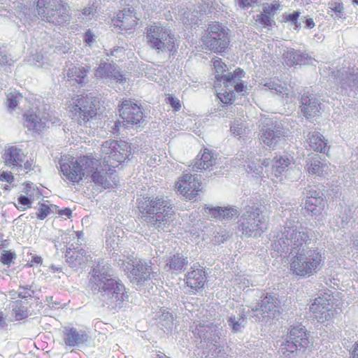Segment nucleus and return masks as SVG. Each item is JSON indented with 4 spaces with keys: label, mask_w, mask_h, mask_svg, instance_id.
<instances>
[{
    "label": "nucleus",
    "mask_w": 358,
    "mask_h": 358,
    "mask_svg": "<svg viewBox=\"0 0 358 358\" xmlns=\"http://www.w3.org/2000/svg\"><path fill=\"white\" fill-rule=\"evenodd\" d=\"M287 220L283 229L272 243V249L280 256L292 255L290 268L300 277H309L317 273L324 264V257L315 248H308L313 236V231Z\"/></svg>",
    "instance_id": "1"
},
{
    "label": "nucleus",
    "mask_w": 358,
    "mask_h": 358,
    "mask_svg": "<svg viewBox=\"0 0 358 358\" xmlns=\"http://www.w3.org/2000/svg\"><path fill=\"white\" fill-rule=\"evenodd\" d=\"M108 266L98 264L92 269L89 286L94 294H98L103 306L118 312L129 302V296L121 280L113 278Z\"/></svg>",
    "instance_id": "2"
},
{
    "label": "nucleus",
    "mask_w": 358,
    "mask_h": 358,
    "mask_svg": "<svg viewBox=\"0 0 358 358\" xmlns=\"http://www.w3.org/2000/svg\"><path fill=\"white\" fill-rule=\"evenodd\" d=\"M137 203L141 218L158 231H165L174 219L173 206L164 198L143 196L137 199Z\"/></svg>",
    "instance_id": "3"
},
{
    "label": "nucleus",
    "mask_w": 358,
    "mask_h": 358,
    "mask_svg": "<svg viewBox=\"0 0 358 358\" xmlns=\"http://www.w3.org/2000/svg\"><path fill=\"white\" fill-rule=\"evenodd\" d=\"M260 208L252 203L248 204L238 222V229L245 237H257L266 229V224L261 217Z\"/></svg>",
    "instance_id": "4"
},
{
    "label": "nucleus",
    "mask_w": 358,
    "mask_h": 358,
    "mask_svg": "<svg viewBox=\"0 0 358 358\" xmlns=\"http://www.w3.org/2000/svg\"><path fill=\"white\" fill-rule=\"evenodd\" d=\"M36 7L43 21L58 26L68 24L71 21V13L62 0H38Z\"/></svg>",
    "instance_id": "5"
},
{
    "label": "nucleus",
    "mask_w": 358,
    "mask_h": 358,
    "mask_svg": "<svg viewBox=\"0 0 358 358\" xmlns=\"http://www.w3.org/2000/svg\"><path fill=\"white\" fill-rule=\"evenodd\" d=\"M117 265L126 272L130 282L141 287L151 279H157L158 274L153 271L151 264L141 259L130 263L124 259H119Z\"/></svg>",
    "instance_id": "6"
},
{
    "label": "nucleus",
    "mask_w": 358,
    "mask_h": 358,
    "mask_svg": "<svg viewBox=\"0 0 358 358\" xmlns=\"http://www.w3.org/2000/svg\"><path fill=\"white\" fill-rule=\"evenodd\" d=\"M308 344L309 340L305 327L298 324L291 327L285 342L280 345V350L284 355L287 352L289 358H295L305 352Z\"/></svg>",
    "instance_id": "7"
},
{
    "label": "nucleus",
    "mask_w": 358,
    "mask_h": 358,
    "mask_svg": "<svg viewBox=\"0 0 358 358\" xmlns=\"http://www.w3.org/2000/svg\"><path fill=\"white\" fill-rule=\"evenodd\" d=\"M148 45L158 52H176L175 37L166 27L154 24L146 28Z\"/></svg>",
    "instance_id": "8"
},
{
    "label": "nucleus",
    "mask_w": 358,
    "mask_h": 358,
    "mask_svg": "<svg viewBox=\"0 0 358 358\" xmlns=\"http://www.w3.org/2000/svg\"><path fill=\"white\" fill-rule=\"evenodd\" d=\"M229 29L218 22L210 24L202 38L203 43L215 52H222L229 44Z\"/></svg>",
    "instance_id": "9"
},
{
    "label": "nucleus",
    "mask_w": 358,
    "mask_h": 358,
    "mask_svg": "<svg viewBox=\"0 0 358 358\" xmlns=\"http://www.w3.org/2000/svg\"><path fill=\"white\" fill-rule=\"evenodd\" d=\"M96 99L92 96H81L75 102L70 112L72 119L80 125L92 127L90 121L96 116Z\"/></svg>",
    "instance_id": "10"
},
{
    "label": "nucleus",
    "mask_w": 358,
    "mask_h": 358,
    "mask_svg": "<svg viewBox=\"0 0 358 358\" xmlns=\"http://www.w3.org/2000/svg\"><path fill=\"white\" fill-rule=\"evenodd\" d=\"M103 164L115 168L124 162L130 155V146L125 141H106L101 148Z\"/></svg>",
    "instance_id": "11"
},
{
    "label": "nucleus",
    "mask_w": 358,
    "mask_h": 358,
    "mask_svg": "<svg viewBox=\"0 0 358 358\" xmlns=\"http://www.w3.org/2000/svg\"><path fill=\"white\" fill-rule=\"evenodd\" d=\"M284 131L281 126L274 124L271 119H265L260 130V141L266 146L275 149L284 141Z\"/></svg>",
    "instance_id": "12"
},
{
    "label": "nucleus",
    "mask_w": 358,
    "mask_h": 358,
    "mask_svg": "<svg viewBox=\"0 0 358 358\" xmlns=\"http://www.w3.org/2000/svg\"><path fill=\"white\" fill-rule=\"evenodd\" d=\"M119 113L122 119V124L126 127L139 124L144 121L141 107L130 99L122 101L119 105Z\"/></svg>",
    "instance_id": "13"
},
{
    "label": "nucleus",
    "mask_w": 358,
    "mask_h": 358,
    "mask_svg": "<svg viewBox=\"0 0 358 358\" xmlns=\"http://www.w3.org/2000/svg\"><path fill=\"white\" fill-rule=\"evenodd\" d=\"M303 194L306 197L304 209L307 215L312 217L321 215L325 205L323 193L315 186H308Z\"/></svg>",
    "instance_id": "14"
},
{
    "label": "nucleus",
    "mask_w": 358,
    "mask_h": 358,
    "mask_svg": "<svg viewBox=\"0 0 358 358\" xmlns=\"http://www.w3.org/2000/svg\"><path fill=\"white\" fill-rule=\"evenodd\" d=\"M290 162L291 160L287 155H276L272 159H264L262 165L265 167L268 177H271L273 180L275 178H280L281 180V177L288 170Z\"/></svg>",
    "instance_id": "15"
},
{
    "label": "nucleus",
    "mask_w": 358,
    "mask_h": 358,
    "mask_svg": "<svg viewBox=\"0 0 358 358\" xmlns=\"http://www.w3.org/2000/svg\"><path fill=\"white\" fill-rule=\"evenodd\" d=\"M333 297L330 295H323L315 299L310 306V310L314 314L315 318L321 322L329 320L333 314Z\"/></svg>",
    "instance_id": "16"
},
{
    "label": "nucleus",
    "mask_w": 358,
    "mask_h": 358,
    "mask_svg": "<svg viewBox=\"0 0 358 358\" xmlns=\"http://www.w3.org/2000/svg\"><path fill=\"white\" fill-rule=\"evenodd\" d=\"M261 303L252 308V311L259 313L263 317L275 318L280 314V301L278 298L266 294L262 296Z\"/></svg>",
    "instance_id": "17"
},
{
    "label": "nucleus",
    "mask_w": 358,
    "mask_h": 358,
    "mask_svg": "<svg viewBox=\"0 0 358 358\" xmlns=\"http://www.w3.org/2000/svg\"><path fill=\"white\" fill-rule=\"evenodd\" d=\"M220 328L213 322H198L195 328L192 330L193 334L201 340L206 343H217L220 336Z\"/></svg>",
    "instance_id": "18"
},
{
    "label": "nucleus",
    "mask_w": 358,
    "mask_h": 358,
    "mask_svg": "<svg viewBox=\"0 0 358 358\" xmlns=\"http://www.w3.org/2000/svg\"><path fill=\"white\" fill-rule=\"evenodd\" d=\"M301 111L306 119L319 116L321 102L317 96L309 92L303 93L300 99Z\"/></svg>",
    "instance_id": "19"
},
{
    "label": "nucleus",
    "mask_w": 358,
    "mask_h": 358,
    "mask_svg": "<svg viewBox=\"0 0 358 358\" xmlns=\"http://www.w3.org/2000/svg\"><path fill=\"white\" fill-rule=\"evenodd\" d=\"M245 73L241 68L236 69L234 72H228L223 76H217V81L215 82V87L221 86L222 82L225 87L229 85L234 86L237 92H242L246 86L241 82V78L245 77Z\"/></svg>",
    "instance_id": "20"
},
{
    "label": "nucleus",
    "mask_w": 358,
    "mask_h": 358,
    "mask_svg": "<svg viewBox=\"0 0 358 358\" xmlns=\"http://www.w3.org/2000/svg\"><path fill=\"white\" fill-rule=\"evenodd\" d=\"M90 70V66H75L71 64L66 71V78L71 84H78L83 87L88 83L87 73Z\"/></svg>",
    "instance_id": "21"
},
{
    "label": "nucleus",
    "mask_w": 358,
    "mask_h": 358,
    "mask_svg": "<svg viewBox=\"0 0 358 358\" xmlns=\"http://www.w3.org/2000/svg\"><path fill=\"white\" fill-rule=\"evenodd\" d=\"M204 213L213 218L220 220H231L240 215L236 207H209L203 208Z\"/></svg>",
    "instance_id": "22"
},
{
    "label": "nucleus",
    "mask_w": 358,
    "mask_h": 358,
    "mask_svg": "<svg viewBox=\"0 0 358 358\" xmlns=\"http://www.w3.org/2000/svg\"><path fill=\"white\" fill-rule=\"evenodd\" d=\"M66 262L69 266L74 269L85 265L89 260L90 255L83 248L69 247L66 251Z\"/></svg>",
    "instance_id": "23"
},
{
    "label": "nucleus",
    "mask_w": 358,
    "mask_h": 358,
    "mask_svg": "<svg viewBox=\"0 0 358 358\" xmlns=\"http://www.w3.org/2000/svg\"><path fill=\"white\" fill-rule=\"evenodd\" d=\"M59 166L63 175L69 181L75 183L81 180L78 158L76 161H73V158L68 160L61 159Z\"/></svg>",
    "instance_id": "24"
},
{
    "label": "nucleus",
    "mask_w": 358,
    "mask_h": 358,
    "mask_svg": "<svg viewBox=\"0 0 358 358\" xmlns=\"http://www.w3.org/2000/svg\"><path fill=\"white\" fill-rule=\"evenodd\" d=\"M88 339L85 331L78 330L74 327H65L63 331V340L64 343L69 347H74L83 344Z\"/></svg>",
    "instance_id": "25"
},
{
    "label": "nucleus",
    "mask_w": 358,
    "mask_h": 358,
    "mask_svg": "<svg viewBox=\"0 0 358 358\" xmlns=\"http://www.w3.org/2000/svg\"><path fill=\"white\" fill-rule=\"evenodd\" d=\"M328 166L319 155L308 156L306 160V169L309 174L324 177Z\"/></svg>",
    "instance_id": "26"
},
{
    "label": "nucleus",
    "mask_w": 358,
    "mask_h": 358,
    "mask_svg": "<svg viewBox=\"0 0 358 358\" xmlns=\"http://www.w3.org/2000/svg\"><path fill=\"white\" fill-rule=\"evenodd\" d=\"M338 82L343 90H353L358 88V70L338 71L336 76Z\"/></svg>",
    "instance_id": "27"
},
{
    "label": "nucleus",
    "mask_w": 358,
    "mask_h": 358,
    "mask_svg": "<svg viewBox=\"0 0 358 358\" xmlns=\"http://www.w3.org/2000/svg\"><path fill=\"white\" fill-rule=\"evenodd\" d=\"M25 155L22 149L12 146L6 150L3 154L5 164L13 168H22V163L24 162Z\"/></svg>",
    "instance_id": "28"
},
{
    "label": "nucleus",
    "mask_w": 358,
    "mask_h": 358,
    "mask_svg": "<svg viewBox=\"0 0 358 358\" xmlns=\"http://www.w3.org/2000/svg\"><path fill=\"white\" fill-rule=\"evenodd\" d=\"M113 21L114 25L121 30H130L137 24L136 19L129 9H124L120 11L117 14L116 18Z\"/></svg>",
    "instance_id": "29"
},
{
    "label": "nucleus",
    "mask_w": 358,
    "mask_h": 358,
    "mask_svg": "<svg viewBox=\"0 0 358 358\" xmlns=\"http://www.w3.org/2000/svg\"><path fill=\"white\" fill-rule=\"evenodd\" d=\"M186 284L191 289L203 288L206 280V272L202 268L194 269L186 274Z\"/></svg>",
    "instance_id": "30"
},
{
    "label": "nucleus",
    "mask_w": 358,
    "mask_h": 358,
    "mask_svg": "<svg viewBox=\"0 0 358 358\" xmlns=\"http://www.w3.org/2000/svg\"><path fill=\"white\" fill-rule=\"evenodd\" d=\"M283 58L287 66L302 65L309 63L311 57L300 50L290 49L283 54Z\"/></svg>",
    "instance_id": "31"
},
{
    "label": "nucleus",
    "mask_w": 358,
    "mask_h": 358,
    "mask_svg": "<svg viewBox=\"0 0 358 358\" xmlns=\"http://www.w3.org/2000/svg\"><path fill=\"white\" fill-rule=\"evenodd\" d=\"M79 169L80 170V178L91 177L98 170V160L87 156L78 157Z\"/></svg>",
    "instance_id": "32"
},
{
    "label": "nucleus",
    "mask_w": 358,
    "mask_h": 358,
    "mask_svg": "<svg viewBox=\"0 0 358 358\" xmlns=\"http://www.w3.org/2000/svg\"><path fill=\"white\" fill-rule=\"evenodd\" d=\"M178 190L189 200L193 199L201 189V182L196 177L184 185H176Z\"/></svg>",
    "instance_id": "33"
},
{
    "label": "nucleus",
    "mask_w": 358,
    "mask_h": 358,
    "mask_svg": "<svg viewBox=\"0 0 358 358\" xmlns=\"http://www.w3.org/2000/svg\"><path fill=\"white\" fill-rule=\"evenodd\" d=\"M307 142L313 150L325 153L328 150L327 141L324 136L318 131H314L308 134Z\"/></svg>",
    "instance_id": "34"
},
{
    "label": "nucleus",
    "mask_w": 358,
    "mask_h": 358,
    "mask_svg": "<svg viewBox=\"0 0 358 358\" xmlns=\"http://www.w3.org/2000/svg\"><path fill=\"white\" fill-rule=\"evenodd\" d=\"M215 161L216 158L206 148L203 150L201 158L196 159L195 162L192 164V171L198 172L199 171L209 169L215 164Z\"/></svg>",
    "instance_id": "35"
},
{
    "label": "nucleus",
    "mask_w": 358,
    "mask_h": 358,
    "mask_svg": "<svg viewBox=\"0 0 358 358\" xmlns=\"http://www.w3.org/2000/svg\"><path fill=\"white\" fill-rule=\"evenodd\" d=\"M187 264V257H184L180 253H176L169 257L165 266L169 268L168 271H171L172 273L177 274L181 273L185 266Z\"/></svg>",
    "instance_id": "36"
},
{
    "label": "nucleus",
    "mask_w": 358,
    "mask_h": 358,
    "mask_svg": "<svg viewBox=\"0 0 358 358\" xmlns=\"http://www.w3.org/2000/svg\"><path fill=\"white\" fill-rule=\"evenodd\" d=\"M17 17L24 26L31 25V22L38 19L35 8H28L25 6H21V10L17 13Z\"/></svg>",
    "instance_id": "37"
},
{
    "label": "nucleus",
    "mask_w": 358,
    "mask_h": 358,
    "mask_svg": "<svg viewBox=\"0 0 358 358\" xmlns=\"http://www.w3.org/2000/svg\"><path fill=\"white\" fill-rule=\"evenodd\" d=\"M24 124L29 130L40 131L45 127V122L42 120V118L36 114L27 113L24 115Z\"/></svg>",
    "instance_id": "38"
},
{
    "label": "nucleus",
    "mask_w": 358,
    "mask_h": 358,
    "mask_svg": "<svg viewBox=\"0 0 358 358\" xmlns=\"http://www.w3.org/2000/svg\"><path fill=\"white\" fill-rule=\"evenodd\" d=\"M246 322V317L243 313H239L238 315H231L227 318V323L232 332L237 333L241 331Z\"/></svg>",
    "instance_id": "39"
},
{
    "label": "nucleus",
    "mask_w": 358,
    "mask_h": 358,
    "mask_svg": "<svg viewBox=\"0 0 358 358\" xmlns=\"http://www.w3.org/2000/svg\"><path fill=\"white\" fill-rule=\"evenodd\" d=\"M180 20L186 25L198 24L199 12L196 10H185L181 15Z\"/></svg>",
    "instance_id": "40"
},
{
    "label": "nucleus",
    "mask_w": 358,
    "mask_h": 358,
    "mask_svg": "<svg viewBox=\"0 0 358 358\" xmlns=\"http://www.w3.org/2000/svg\"><path fill=\"white\" fill-rule=\"evenodd\" d=\"M352 211L349 207L345 206L341 208L336 225L339 228H344L352 219Z\"/></svg>",
    "instance_id": "41"
},
{
    "label": "nucleus",
    "mask_w": 358,
    "mask_h": 358,
    "mask_svg": "<svg viewBox=\"0 0 358 358\" xmlns=\"http://www.w3.org/2000/svg\"><path fill=\"white\" fill-rule=\"evenodd\" d=\"M113 71H115L114 64L101 62L96 70L95 76L99 78H110Z\"/></svg>",
    "instance_id": "42"
},
{
    "label": "nucleus",
    "mask_w": 358,
    "mask_h": 358,
    "mask_svg": "<svg viewBox=\"0 0 358 358\" xmlns=\"http://www.w3.org/2000/svg\"><path fill=\"white\" fill-rule=\"evenodd\" d=\"M90 178L96 185H100L104 189L110 188L111 187L110 181L108 180L106 173L103 171L97 170Z\"/></svg>",
    "instance_id": "43"
},
{
    "label": "nucleus",
    "mask_w": 358,
    "mask_h": 358,
    "mask_svg": "<svg viewBox=\"0 0 358 358\" xmlns=\"http://www.w3.org/2000/svg\"><path fill=\"white\" fill-rule=\"evenodd\" d=\"M13 310L17 320H21L28 317L27 308L22 306L21 301H16Z\"/></svg>",
    "instance_id": "44"
},
{
    "label": "nucleus",
    "mask_w": 358,
    "mask_h": 358,
    "mask_svg": "<svg viewBox=\"0 0 358 358\" xmlns=\"http://www.w3.org/2000/svg\"><path fill=\"white\" fill-rule=\"evenodd\" d=\"M264 169L265 167L262 165V162L259 163L258 162L252 161L248 162L246 166V171L248 172L253 173L257 176H260Z\"/></svg>",
    "instance_id": "45"
},
{
    "label": "nucleus",
    "mask_w": 358,
    "mask_h": 358,
    "mask_svg": "<svg viewBox=\"0 0 358 358\" xmlns=\"http://www.w3.org/2000/svg\"><path fill=\"white\" fill-rule=\"evenodd\" d=\"M213 66L215 70V81L214 83V86L215 85V82L217 81V77L219 76H223L224 74H223L224 72H226L227 69V65L222 61L221 59L218 58L217 59H215L213 61Z\"/></svg>",
    "instance_id": "46"
},
{
    "label": "nucleus",
    "mask_w": 358,
    "mask_h": 358,
    "mask_svg": "<svg viewBox=\"0 0 358 358\" xmlns=\"http://www.w3.org/2000/svg\"><path fill=\"white\" fill-rule=\"evenodd\" d=\"M255 19L257 22L263 25L264 27H272L273 24H275V21L264 13L257 15L255 16Z\"/></svg>",
    "instance_id": "47"
},
{
    "label": "nucleus",
    "mask_w": 358,
    "mask_h": 358,
    "mask_svg": "<svg viewBox=\"0 0 358 358\" xmlns=\"http://www.w3.org/2000/svg\"><path fill=\"white\" fill-rule=\"evenodd\" d=\"M329 8L334 13L336 17H344L343 6L340 1H331L329 3Z\"/></svg>",
    "instance_id": "48"
},
{
    "label": "nucleus",
    "mask_w": 358,
    "mask_h": 358,
    "mask_svg": "<svg viewBox=\"0 0 358 358\" xmlns=\"http://www.w3.org/2000/svg\"><path fill=\"white\" fill-rule=\"evenodd\" d=\"M160 323L166 330L171 329L173 324V317L169 312L163 313L160 317Z\"/></svg>",
    "instance_id": "49"
},
{
    "label": "nucleus",
    "mask_w": 358,
    "mask_h": 358,
    "mask_svg": "<svg viewBox=\"0 0 358 358\" xmlns=\"http://www.w3.org/2000/svg\"><path fill=\"white\" fill-rule=\"evenodd\" d=\"M16 258V254L14 252L3 250L0 257V262L4 265H10Z\"/></svg>",
    "instance_id": "50"
},
{
    "label": "nucleus",
    "mask_w": 358,
    "mask_h": 358,
    "mask_svg": "<svg viewBox=\"0 0 358 358\" xmlns=\"http://www.w3.org/2000/svg\"><path fill=\"white\" fill-rule=\"evenodd\" d=\"M31 286H22L20 285L19 289L21 290L18 292V297L21 299H27L28 297H31L32 294H34V291L31 290Z\"/></svg>",
    "instance_id": "51"
},
{
    "label": "nucleus",
    "mask_w": 358,
    "mask_h": 358,
    "mask_svg": "<svg viewBox=\"0 0 358 358\" xmlns=\"http://www.w3.org/2000/svg\"><path fill=\"white\" fill-rule=\"evenodd\" d=\"M217 96L224 103H231L234 98V91L225 92L224 93H218Z\"/></svg>",
    "instance_id": "52"
},
{
    "label": "nucleus",
    "mask_w": 358,
    "mask_h": 358,
    "mask_svg": "<svg viewBox=\"0 0 358 358\" xmlns=\"http://www.w3.org/2000/svg\"><path fill=\"white\" fill-rule=\"evenodd\" d=\"M19 98H22L20 94H10L7 97L8 108L10 109H15L17 105Z\"/></svg>",
    "instance_id": "53"
},
{
    "label": "nucleus",
    "mask_w": 358,
    "mask_h": 358,
    "mask_svg": "<svg viewBox=\"0 0 358 358\" xmlns=\"http://www.w3.org/2000/svg\"><path fill=\"white\" fill-rule=\"evenodd\" d=\"M96 6L94 4H92L87 7H85L83 11L82 14L86 17L87 20H91L95 13H96Z\"/></svg>",
    "instance_id": "54"
},
{
    "label": "nucleus",
    "mask_w": 358,
    "mask_h": 358,
    "mask_svg": "<svg viewBox=\"0 0 358 358\" xmlns=\"http://www.w3.org/2000/svg\"><path fill=\"white\" fill-rule=\"evenodd\" d=\"M50 213V207L45 204H41V206L38 209L36 216L40 220H44Z\"/></svg>",
    "instance_id": "55"
},
{
    "label": "nucleus",
    "mask_w": 358,
    "mask_h": 358,
    "mask_svg": "<svg viewBox=\"0 0 358 358\" xmlns=\"http://www.w3.org/2000/svg\"><path fill=\"white\" fill-rule=\"evenodd\" d=\"M235 3L238 6V7L245 10L252 6L253 3H257L258 0H234Z\"/></svg>",
    "instance_id": "56"
},
{
    "label": "nucleus",
    "mask_w": 358,
    "mask_h": 358,
    "mask_svg": "<svg viewBox=\"0 0 358 358\" xmlns=\"http://www.w3.org/2000/svg\"><path fill=\"white\" fill-rule=\"evenodd\" d=\"M230 130L234 136H241L244 133V127L242 123H234L231 126Z\"/></svg>",
    "instance_id": "57"
},
{
    "label": "nucleus",
    "mask_w": 358,
    "mask_h": 358,
    "mask_svg": "<svg viewBox=\"0 0 358 358\" xmlns=\"http://www.w3.org/2000/svg\"><path fill=\"white\" fill-rule=\"evenodd\" d=\"M167 103L170 104L176 111L179 110L181 108L180 100L173 96H169L167 98Z\"/></svg>",
    "instance_id": "58"
},
{
    "label": "nucleus",
    "mask_w": 358,
    "mask_h": 358,
    "mask_svg": "<svg viewBox=\"0 0 358 358\" xmlns=\"http://www.w3.org/2000/svg\"><path fill=\"white\" fill-rule=\"evenodd\" d=\"M280 5L278 3H273L271 5H266L263 7V11L267 15H274L275 12L279 8Z\"/></svg>",
    "instance_id": "59"
},
{
    "label": "nucleus",
    "mask_w": 358,
    "mask_h": 358,
    "mask_svg": "<svg viewBox=\"0 0 358 358\" xmlns=\"http://www.w3.org/2000/svg\"><path fill=\"white\" fill-rule=\"evenodd\" d=\"M194 177H196V175H192L190 173H184L182 177L180 178V180L178 182L177 185H184L185 183H187L191 182Z\"/></svg>",
    "instance_id": "60"
},
{
    "label": "nucleus",
    "mask_w": 358,
    "mask_h": 358,
    "mask_svg": "<svg viewBox=\"0 0 358 358\" xmlns=\"http://www.w3.org/2000/svg\"><path fill=\"white\" fill-rule=\"evenodd\" d=\"M17 201L18 203L23 206H27V208H31L32 203V199L24 195L19 196Z\"/></svg>",
    "instance_id": "61"
},
{
    "label": "nucleus",
    "mask_w": 358,
    "mask_h": 358,
    "mask_svg": "<svg viewBox=\"0 0 358 358\" xmlns=\"http://www.w3.org/2000/svg\"><path fill=\"white\" fill-rule=\"evenodd\" d=\"M300 13L298 11H294L291 14L284 15V18L289 22H291L292 24L296 23V20H298Z\"/></svg>",
    "instance_id": "62"
},
{
    "label": "nucleus",
    "mask_w": 358,
    "mask_h": 358,
    "mask_svg": "<svg viewBox=\"0 0 358 358\" xmlns=\"http://www.w3.org/2000/svg\"><path fill=\"white\" fill-rule=\"evenodd\" d=\"M9 57L6 54L5 50H2L0 48V64L1 65H5V64H9Z\"/></svg>",
    "instance_id": "63"
},
{
    "label": "nucleus",
    "mask_w": 358,
    "mask_h": 358,
    "mask_svg": "<svg viewBox=\"0 0 358 358\" xmlns=\"http://www.w3.org/2000/svg\"><path fill=\"white\" fill-rule=\"evenodd\" d=\"M0 180L2 181H6L8 183H12L14 180V178L11 173H7V172H2L1 174H0Z\"/></svg>",
    "instance_id": "64"
}]
</instances>
